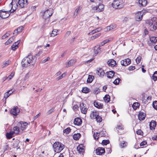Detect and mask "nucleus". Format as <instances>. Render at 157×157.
I'll use <instances>...</instances> for the list:
<instances>
[{
  "instance_id": "a18cd8bd",
  "label": "nucleus",
  "mask_w": 157,
  "mask_h": 157,
  "mask_svg": "<svg viewBox=\"0 0 157 157\" xmlns=\"http://www.w3.org/2000/svg\"><path fill=\"white\" fill-rule=\"evenodd\" d=\"M66 75V73H63V74H62L61 75H60V76H59L56 78V80L58 81L59 80L61 79H62L63 77H65Z\"/></svg>"
},
{
  "instance_id": "aec40b11",
  "label": "nucleus",
  "mask_w": 157,
  "mask_h": 157,
  "mask_svg": "<svg viewBox=\"0 0 157 157\" xmlns=\"http://www.w3.org/2000/svg\"><path fill=\"white\" fill-rule=\"evenodd\" d=\"M107 77L109 78H112L115 74V72L113 71H110L106 72Z\"/></svg>"
},
{
  "instance_id": "cd10ccee",
  "label": "nucleus",
  "mask_w": 157,
  "mask_h": 157,
  "mask_svg": "<svg viewBox=\"0 0 157 157\" xmlns=\"http://www.w3.org/2000/svg\"><path fill=\"white\" fill-rule=\"evenodd\" d=\"M14 133L13 132H10L9 133H7L6 134V136L8 139H11Z\"/></svg>"
},
{
  "instance_id": "6e6552de",
  "label": "nucleus",
  "mask_w": 157,
  "mask_h": 157,
  "mask_svg": "<svg viewBox=\"0 0 157 157\" xmlns=\"http://www.w3.org/2000/svg\"><path fill=\"white\" fill-rule=\"evenodd\" d=\"M13 132L14 134H15L16 135H20L22 133V132L21 131L19 127L18 126H15L13 128Z\"/></svg>"
},
{
  "instance_id": "603ef678",
  "label": "nucleus",
  "mask_w": 157,
  "mask_h": 157,
  "mask_svg": "<svg viewBox=\"0 0 157 157\" xmlns=\"http://www.w3.org/2000/svg\"><path fill=\"white\" fill-rule=\"evenodd\" d=\"M98 6H93L92 7V10L94 12H98Z\"/></svg>"
},
{
  "instance_id": "58836bf2",
  "label": "nucleus",
  "mask_w": 157,
  "mask_h": 157,
  "mask_svg": "<svg viewBox=\"0 0 157 157\" xmlns=\"http://www.w3.org/2000/svg\"><path fill=\"white\" fill-rule=\"evenodd\" d=\"M98 75L101 76H103L105 74V72L102 69H100L98 71Z\"/></svg>"
},
{
  "instance_id": "0e129e2a",
  "label": "nucleus",
  "mask_w": 157,
  "mask_h": 157,
  "mask_svg": "<svg viewBox=\"0 0 157 157\" xmlns=\"http://www.w3.org/2000/svg\"><path fill=\"white\" fill-rule=\"evenodd\" d=\"M23 28L22 26H21L18 28L17 29H16L17 30V31L18 32V33H20L23 30Z\"/></svg>"
},
{
  "instance_id": "8fccbe9b",
  "label": "nucleus",
  "mask_w": 157,
  "mask_h": 157,
  "mask_svg": "<svg viewBox=\"0 0 157 157\" xmlns=\"http://www.w3.org/2000/svg\"><path fill=\"white\" fill-rule=\"evenodd\" d=\"M115 28V25H111L109 26H108L106 28V29L107 31H110L111 30L113 29L114 28Z\"/></svg>"
},
{
  "instance_id": "f8f14e48",
  "label": "nucleus",
  "mask_w": 157,
  "mask_h": 157,
  "mask_svg": "<svg viewBox=\"0 0 157 157\" xmlns=\"http://www.w3.org/2000/svg\"><path fill=\"white\" fill-rule=\"evenodd\" d=\"M19 111V110L18 109V107L17 106L14 107L11 110L10 113L13 115L16 116L17 115Z\"/></svg>"
},
{
  "instance_id": "4c0bfd02",
  "label": "nucleus",
  "mask_w": 157,
  "mask_h": 157,
  "mask_svg": "<svg viewBox=\"0 0 157 157\" xmlns=\"http://www.w3.org/2000/svg\"><path fill=\"white\" fill-rule=\"evenodd\" d=\"M13 5L17 6V1L15 0H12V2L10 5V6L11 7V9L13 8Z\"/></svg>"
},
{
  "instance_id": "49530a36",
  "label": "nucleus",
  "mask_w": 157,
  "mask_h": 157,
  "mask_svg": "<svg viewBox=\"0 0 157 157\" xmlns=\"http://www.w3.org/2000/svg\"><path fill=\"white\" fill-rule=\"evenodd\" d=\"M150 40L153 43H155L157 41V37L152 36L150 38Z\"/></svg>"
},
{
  "instance_id": "79ce46f5",
  "label": "nucleus",
  "mask_w": 157,
  "mask_h": 157,
  "mask_svg": "<svg viewBox=\"0 0 157 157\" xmlns=\"http://www.w3.org/2000/svg\"><path fill=\"white\" fill-rule=\"evenodd\" d=\"M89 89L87 87H84L82 88V92L85 93H87L89 92Z\"/></svg>"
},
{
  "instance_id": "5701e85b",
  "label": "nucleus",
  "mask_w": 157,
  "mask_h": 157,
  "mask_svg": "<svg viewBox=\"0 0 157 157\" xmlns=\"http://www.w3.org/2000/svg\"><path fill=\"white\" fill-rule=\"evenodd\" d=\"M139 3L143 6H145L147 3V0H139Z\"/></svg>"
},
{
  "instance_id": "c9c22d12",
  "label": "nucleus",
  "mask_w": 157,
  "mask_h": 157,
  "mask_svg": "<svg viewBox=\"0 0 157 157\" xmlns=\"http://www.w3.org/2000/svg\"><path fill=\"white\" fill-rule=\"evenodd\" d=\"M101 35L100 33H98V34H96L95 35L92 36L90 39V40H93L96 38H97L99 36H100Z\"/></svg>"
},
{
  "instance_id": "7c9ffc66",
  "label": "nucleus",
  "mask_w": 157,
  "mask_h": 157,
  "mask_svg": "<svg viewBox=\"0 0 157 157\" xmlns=\"http://www.w3.org/2000/svg\"><path fill=\"white\" fill-rule=\"evenodd\" d=\"M14 36H13L11 37L5 43L6 45H8L12 43L14 40Z\"/></svg>"
},
{
  "instance_id": "1a4fd4ad",
  "label": "nucleus",
  "mask_w": 157,
  "mask_h": 157,
  "mask_svg": "<svg viewBox=\"0 0 157 157\" xmlns=\"http://www.w3.org/2000/svg\"><path fill=\"white\" fill-rule=\"evenodd\" d=\"M121 64L123 66H127L131 63V60L128 58L122 60L121 61Z\"/></svg>"
},
{
  "instance_id": "dca6fc26",
  "label": "nucleus",
  "mask_w": 157,
  "mask_h": 157,
  "mask_svg": "<svg viewBox=\"0 0 157 157\" xmlns=\"http://www.w3.org/2000/svg\"><path fill=\"white\" fill-rule=\"evenodd\" d=\"M107 63L109 66L113 67L116 64V61L113 59H110L107 62Z\"/></svg>"
},
{
  "instance_id": "72a5a7b5",
  "label": "nucleus",
  "mask_w": 157,
  "mask_h": 157,
  "mask_svg": "<svg viewBox=\"0 0 157 157\" xmlns=\"http://www.w3.org/2000/svg\"><path fill=\"white\" fill-rule=\"evenodd\" d=\"M82 8L81 6H79L78 8H77L74 13V15L75 16H77L78 13H79V11Z\"/></svg>"
},
{
  "instance_id": "a19ab883",
  "label": "nucleus",
  "mask_w": 157,
  "mask_h": 157,
  "mask_svg": "<svg viewBox=\"0 0 157 157\" xmlns=\"http://www.w3.org/2000/svg\"><path fill=\"white\" fill-rule=\"evenodd\" d=\"M10 61L9 60L5 62H4L2 66V68H4L8 65L10 64Z\"/></svg>"
},
{
  "instance_id": "473e14b6",
  "label": "nucleus",
  "mask_w": 157,
  "mask_h": 157,
  "mask_svg": "<svg viewBox=\"0 0 157 157\" xmlns=\"http://www.w3.org/2000/svg\"><path fill=\"white\" fill-rule=\"evenodd\" d=\"M25 0H19L18 3L22 8L24 7Z\"/></svg>"
},
{
  "instance_id": "0eeeda50",
  "label": "nucleus",
  "mask_w": 157,
  "mask_h": 157,
  "mask_svg": "<svg viewBox=\"0 0 157 157\" xmlns=\"http://www.w3.org/2000/svg\"><path fill=\"white\" fill-rule=\"evenodd\" d=\"M112 6L115 9L121 8L122 5L120 2V0H115L112 3Z\"/></svg>"
},
{
  "instance_id": "f257e3e1",
  "label": "nucleus",
  "mask_w": 157,
  "mask_h": 157,
  "mask_svg": "<svg viewBox=\"0 0 157 157\" xmlns=\"http://www.w3.org/2000/svg\"><path fill=\"white\" fill-rule=\"evenodd\" d=\"M36 60V58L35 56L29 55L22 59L21 63L22 65L25 67H27L31 65H33L35 64Z\"/></svg>"
},
{
  "instance_id": "052dcab7",
  "label": "nucleus",
  "mask_w": 157,
  "mask_h": 157,
  "mask_svg": "<svg viewBox=\"0 0 157 157\" xmlns=\"http://www.w3.org/2000/svg\"><path fill=\"white\" fill-rule=\"evenodd\" d=\"M141 59V57L140 56H139L136 59V61L137 64L139 63L140 62Z\"/></svg>"
},
{
  "instance_id": "ddd939ff",
  "label": "nucleus",
  "mask_w": 157,
  "mask_h": 157,
  "mask_svg": "<svg viewBox=\"0 0 157 157\" xmlns=\"http://www.w3.org/2000/svg\"><path fill=\"white\" fill-rule=\"evenodd\" d=\"M94 52L95 56L97 54L101 52V48H100V46L97 45L94 48Z\"/></svg>"
},
{
  "instance_id": "09e8293b",
  "label": "nucleus",
  "mask_w": 157,
  "mask_h": 157,
  "mask_svg": "<svg viewBox=\"0 0 157 157\" xmlns=\"http://www.w3.org/2000/svg\"><path fill=\"white\" fill-rule=\"evenodd\" d=\"M81 112L83 114H85L86 113L87 109L86 106L83 108V109H80Z\"/></svg>"
},
{
  "instance_id": "c756f323",
  "label": "nucleus",
  "mask_w": 157,
  "mask_h": 157,
  "mask_svg": "<svg viewBox=\"0 0 157 157\" xmlns=\"http://www.w3.org/2000/svg\"><path fill=\"white\" fill-rule=\"evenodd\" d=\"M80 137V133L75 134L73 136V138L75 140H78Z\"/></svg>"
},
{
  "instance_id": "c85d7f7f",
  "label": "nucleus",
  "mask_w": 157,
  "mask_h": 157,
  "mask_svg": "<svg viewBox=\"0 0 157 157\" xmlns=\"http://www.w3.org/2000/svg\"><path fill=\"white\" fill-rule=\"evenodd\" d=\"M104 100L106 103L109 102L110 100V97L109 95L108 94L105 95L104 98Z\"/></svg>"
},
{
  "instance_id": "13d9d810",
  "label": "nucleus",
  "mask_w": 157,
  "mask_h": 157,
  "mask_svg": "<svg viewBox=\"0 0 157 157\" xmlns=\"http://www.w3.org/2000/svg\"><path fill=\"white\" fill-rule=\"evenodd\" d=\"M109 143V141L108 140H102V143L104 145H106Z\"/></svg>"
},
{
  "instance_id": "a211bd4d",
  "label": "nucleus",
  "mask_w": 157,
  "mask_h": 157,
  "mask_svg": "<svg viewBox=\"0 0 157 157\" xmlns=\"http://www.w3.org/2000/svg\"><path fill=\"white\" fill-rule=\"evenodd\" d=\"M20 42V41L18 40L14 43L11 46L12 50L13 51H15L18 48V45Z\"/></svg>"
},
{
  "instance_id": "7ed1b4c3",
  "label": "nucleus",
  "mask_w": 157,
  "mask_h": 157,
  "mask_svg": "<svg viewBox=\"0 0 157 157\" xmlns=\"http://www.w3.org/2000/svg\"><path fill=\"white\" fill-rule=\"evenodd\" d=\"M53 147L55 152L59 153L64 148V145L59 142H55L53 145Z\"/></svg>"
},
{
  "instance_id": "9b49d317",
  "label": "nucleus",
  "mask_w": 157,
  "mask_h": 157,
  "mask_svg": "<svg viewBox=\"0 0 157 157\" xmlns=\"http://www.w3.org/2000/svg\"><path fill=\"white\" fill-rule=\"evenodd\" d=\"M143 12H139L136 14V20L137 21H140L141 20L142 18Z\"/></svg>"
},
{
  "instance_id": "6e6d98bb",
  "label": "nucleus",
  "mask_w": 157,
  "mask_h": 157,
  "mask_svg": "<svg viewBox=\"0 0 157 157\" xmlns=\"http://www.w3.org/2000/svg\"><path fill=\"white\" fill-rule=\"evenodd\" d=\"M153 107L155 109L157 110V101H155L153 103Z\"/></svg>"
},
{
  "instance_id": "a878e982",
  "label": "nucleus",
  "mask_w": 157,
  "mask_h": 157,
  "mask_svg": "<svg viewBox=\"0 0 157 157\" xmlns=\"http://www.w3.org/2000/svg\"><path fill=\"white\" fill-rule=\"evenodd\" d=\"M94 79V76L89 75L88 76L87 82L91 83L93 81Z\"/></svg>"
},
{
  "instance_id": "680f3d73",
  "label": "nucleus",
  "mask_w": 157,
  "mask_h": 157,
  "mask_svg": "<svg viewBox=\"0 0 157 157\" xmlns=\"http://www.w3.org/2000/svg\"><path fill=\"white\" fill-rule=\"evenodd\" d=\"M86 105L85 104H84L83 103H81L80 104V109H83V108L84 107L86 106Z\"/></svg>"
},
{
  "instance_id": "b1692460",
  "label": "nucleus",
  "mask_w": 157,
  "mask_h": 157,
  "mask_svg": "<svg viewBox=\"0 0 157 157\" xmlns=\"http://www.w3.org/2000/svg\"><path fill=\"white\" fill-rule=\"evenodd\" d=\"M156 125V122L154 121H152L149 124L150 128V129H154Z\"/></svg>"
},
{
  "instance_id": "5fc2aeb1",
  "label": "nucleus",
  "mask_w": 157,
  "mask_h": 157,
  "mask_svg": "<svg viewBox=\"0 0 157 157\" xmlns=\"http://www.w3.org/2000/svg\"><path fill=\"white\" fill-rule=\"evenodd\" d=\"M139 104L138 103H135L133 104L132 107L134 109H136L137 108L139 107Z\"/></svg>"
},
{
  "instance_id": "ea45409f",
  "label": "nucleus",
  "mask_w": 157,
  "mask_h": 157,
  "mask_svg": "<svg viewBox=\"0 0 157 157\" xmlns=\"http://www.w3.org/2000/svg\"><path fill=\"white\" fill-rule=\"evenodd\" d=\"M98 122H101L102 121V118L101 116L99 115V114L97 116L95 119Z\"/></svg>"
},
{
  "instance_id": "de8ad7c7",
  "label": "nucleus",
  "mask_w": 157,
  "mask_h": 157,
  "mask_svg": "<svg viewBox=\"0 0 157 157\" xmlns=\"http://www.w3.org/2000/svg\"><path fill=\"white\" fill-rule=\"evenodd\" d=\"M71 131L70 128L68 127L63 131V132L65 133L66 134H68Z\"/></svg>"
},
{
  "instance_id": "c03bdc74",
  "label": "nucleus",
  "mask_w": 157,
  "mask_h": 157,
  "mask_svg": "<svg viewBox=\"0 0 157 157\" xmlns=\"http://www.w3.org/2000/svg\"><path fill=\"white\" fill-rule=\"evenodd\" d=\"M157 78V71H155L153 74L152 76V79L154 81H156Z\"/></svg>"
},
{
  "instance_id": "4d7b16f0",
  "label": "nucleus",
  "mask_w": 157,
  "mask_h": 157,
  "mask_svg": "<svg viewBox=\"0 0 157 157\" xmlns=\"http://www.w3.org/2000/svg\"><path fill=\"white\" fill-rule=\"evenodd\" d=\"M54 108H52L47 112V114L48 115L54 112Z\"/></svg>"
},
{
  "instance_id": "6ab92c4d",
  "label": "nucleus",
  "mask_w": 157,
  "mask_h": 157,
  "mask_svg": "<svg viewBox=\"0 0 157 157\" xmlns=\"http://www.w3.org/2000/svg\"><path fill=\"white\" fill-rule=\"evenodd\" d=\"M82 120L79 118H76L74 120V123L75 124L77 125H79L82 124Z\"/></svg>"
},
{
  "instance_id": "2f4dec72",
  "label": "nucleus",
  "mask_w": 157,
  "mask_h": 157,
  "mask_svg": "<svg viewBox=\"0 0 157 157\" xmlns=\"http://www.w3.org/2000/svg\"><path fill=\"white\" fill-rule=\"evenodd\" d=\"M11 91V90H9L4 94V98H5L6 100L11 94V93H10Z\"/></svg>"
},
{
  "instance_id": "39448f33",
  "label": "nucleus",
  "mask_w": 157,
  "mask_h": 157,
  "mask_svg": "<svg viewBox=\"0 0 157 157\" xmlns=\"http://www.w3.org/2000/svg\"><path fill=\"white\" fill-rule=\"evenodd\" d=\"M53 13V10L51 8H50L45 10L43 16V18L46 19L50 17Z\"/></svg>"
},
{
  "instance_id": "9d476101",
  "label": "nucleus",
  "mask_w": 157,
  "mask_h": 157,
  "mask_svg": "<svg viewBox=\"0 0 157 157\" xmlns=\"http://www.w3.org/2000/svg\"><path fill=\"white\" fill-rule=\"evenodd\" d=\"M95 152L97 155H102L105 152V150L104 148L99 147L95 150Z\"/></svg>"
},
{
  "instance_id": "f3484780",
  "label": "nucleus",
  "mask_w": 157,
  "mask_h": 157,
  "mask_svg": "<svg viewBox=\"0 0 157 157\" xmlns=\"http://www.w3.org/2000/svg\"><path fill=\"white\" fill-rule=\"evenodd\" d=\"M146 117V114L143 112H140L138 115V118L140 121L143 120Z\"/></svg>"
},
{
  "instance_id": "338daca9",
  "label": "nucleus",
  "mask_w": 157,
  "mask_h": 157,
  "mask_svg": "<svg viewBox=\"0 0 157 157\" xmlns=\"http://www.w3.org/2000/svg\"><path fill=\"white\" fill-rule=\"evenodd\" d=\"M147 144V142L146 141H143L140 143V146H143L146 144Z\"/></svg>"
},
{
  "instance_id": "864d4df0",
  "label": "nucleus",
  "mask_w": 157,
  "mask_h": 157,
  "mask_svg": "<svg viewBox=\"0 0 157 157\" xmlns=\"http://www.w3.org/2000/svg\"><path fill=\"white\" fill-rule=\"evenodd\" d=\"M100 136L99 133L97 132L96 133H94V137L95 140H98L99 138V136Z\"/></svg>"
},
{
  "instance_id": "e2e57ef3",
  "label": "nucleus",
  "mask_w": 157,
  "mask_h": 157,
  "mask_svg": "<svg viewBox=\"0 0 157 157\" xmlns=\"http://www.w3.org/2000/svg\"><path fill=\"white\" fill-rule=\"evenodd\" d=\"M135 69V66H130L129 67L128 70L129 71H132Z\"/></svg>"
},
{
  "instance_id": "4468645a",
  "label": "nucleus",
  "mask_w": 157,
  "mask_h": 157,
  "mask_svg": "<svg viewBox=\"0 0 157 157\" xmlns=\"http://www.w3.org/2000/svg\"><path fill=\"white\" fill-rule=\"evenodd\" d=\"M77 149L78 151L80 154H82L85 151L82 145H80L78 146L77 147Z\"/></svg>"
},
{
  "instance_id": "20e7f679",
  "label": "nucleus",
  "mask_w": 157,
  "mask_h": 157,
  "mask_svg": "<svg viewBox=\"0 0 157 157\" xmlns=\"http://www.w3.org/2000/svg\"><path fill=\"white\" fill-rule=\"evenodd\" d=\"M28 123L26 122L20 121L17 123V125L19 127L22 133L25 130L27 127Z\"/></svg>"
},
{
  "instance_id": "f03ea898",
  "label": "nucleus",
  "mask_w": 157,
  "mask_h": 157,
  "mask_svg": "<svg viewBox=\"0 0 157 157\" xmlns=\"http://www.w3.org/2000/svg\"><path fill=\"white\" fill-rule=\"evenodd\" d=\"M146 26L151 30L154 31L157 29V21L156 18L153 17L151 19L147 20L146 21Z\"/></svg>"
},
{
  "instance_id": "69168bd1",
  "label": "nucleus",
  "mask_w": 157,
  "mask_h": 157,
  "mask_svg": "<svg viewBox=\"0 0 157 157\" xmlns=\"http://www.w3.org/2000/svg\"><path fill=\"white\" fill-rule=\"evenodd\" d=\"M105 134L106 133L105 132H101L99 133V134L100 136H104L105 135H106Z\"/></svg>"
},
{
  "instance_id": "f704fd0d",
  "label": "nucleus",
  "mask_w": 157,
  "mask_h": 157,
  "mask_svg": "<svg viewBox=\"0 0 157 157\" xmlns=\"http://www.w3.org/2000/svg\"><path fill=\"white\" fill-rule=\"evenodd\" d=\"M111 39H112L111 38H109L108 39H106L105 40L101 43V46H103L107 43L109 42L111 40Z\"/></svg>"
},
{
  "instance_id": "774afa93",
  "label": "nucleus",
  "mask_w": 157,
  "mask_h": 157,
  "mask_svg": "<svg viewBox=\"0 0 157 157\" xmlns=\"http://www.w3.org/2000/svg\"><path fill=\"white\" fill-rule=\"evenodd\" d=\"M136 133L138 135H141L143 132L141 129H139L136 131Z\"/></svg>"
},
{
  "instance_id": "3c124183",
  "label": "nucleus",
  "mask_w": 157,
  "mask_h": 157,
  "mask_svg": "<svg viewBox=\"0 0 157 157\" xmlns=\"http://www.w3.org/2000/svg\"><path fill=\"white\" fill-rule=\"evenodd\" d=\"M120 80L121 79L120 78H117L113 82V83L115 85H118L119 83Z\"/></svg>"
},
{
  "instance_id": "bf43d9fd",
  "label": "nucleus",
  "mask_w": 157,
  "mask_h": 157,
  "mask_svg": "<svg viewBox=\"0 0 157 157\" xmlns=\"http://www.w3.org/2000/svg\"><path fill=\"white\" fill-rule=\"evenodd\" d=\"M14 75V72H12L11 74L9 75L8 77V78H9V80H10L13 77Z\"/></svg>"
},
{
  "instance_id": "bb28decb",
  "label": "nucleus",
  "mask_w": 157,
  "mask_h": 157,
  "mask_svg": "<svg viewBox=\"0 0 157 157\" xmlns=\"http://www.w3.org/2000/svg\"><path fill=\"white\" fill-rule=\"evenodd\" d=\"M104 6L102 4H99L98 6V12H101L103 11L104 9Z\"/></svg>"
},
{
  "instance_id": "423d86ee",
  "label": "nucleus",
  "mask_w": 157,
  "mask_h": 157,
  "mask_svg": "<svg viewBox=\"0 0 157 157\" xmlns=\"http://www.w3.org/2000/svg\"><path fill=\"white\" fill-rule=\"evenodd\" d=\"M10 15V12L8 11L3 9L0 10V17L3 19L7 18Z\"/></svg>"
},
{
  "instance_id": "2eb2a0df",
  "label": "nucleus",
  "mask_w": 157,
  "mask_h": 157,
  "mask_svg": "<svg viewBox=\"0 0 157 157\" xmlns=\"http://www.w3.org/2000/svg\"><path fill=\"white\" fill-rule=\"evenodd\" d=\"M98 112L96 111H92L90 114V117L91 119H95L99 114Z\"/></svg>"
},
{
  "instance_id": "37998d69",
  "label": "nucleus",
  "mask_w": 157,
  "mask_h": 157,
  "mask_svg": "<svg viewBox=\"0 0 157 157\" xmlns=\"http://www.w3.org/2000/svg\"><path fill=\"white\" fill-rule=\"evenodd\" d=\"M122 129L123 126H122V125H119V126H118L117 128V130L118 132L120 134H122V133L120 132L119 131H121L122 130Z\"/></svg>"
},
{
  "instance_id": "393cba45",
  "label": "nucleus",
  "mask_w": 157,
  "mask_h": 157,
  "mask_svg": "<svg viewBox=\"0 0 157 157\" xmlns=\"http://www.w3.org/2000/svg\"><path fill=\"white\" fill-rule=\"evenodd\" d=\"M58 31V30L56 29H53L51 34V36L52 37H54L57 35L58 34L57 33Z\"/></svg>"
},
{
  "instance_id": "4be33fe9",
  "label": "nucleus",
  "mask_w": 157,
  "mask_h": 157,
  "mask_svg": "<svg viewBox=\"0 0 157 157\" xmlns=\"http://www.w3.org/2000/svg\"><path fill=\"white\" fill-rule=\"evenodd\" d=\"M94 105L95 107L98 109H101L103 107V105L102 104L96 102H94Z\"/></svg>"
},
{
  "instance_id": "e433bc0d",
  "label": "nucleus",
  "mask_w": 157,
  "mask_h": 157,
  "mask_svg": "<svg viewBox=\"0 0 157 157\" xmlns=\"http://www.w3.org/2000/svg\"><path fill=\"white\" fill-rule=\"evenodd\" d=\"M127 144V143H126L124 141H122L120 144V146L121 148H123L126 146Z\"/></svg>"
},
{
  "instance_id": "412c9836",
  "label": "nucleus",
  "mask_w": 157,
  "mask_h": 157,
  "mask_svg": "<svg viewBox=\"0 0 157 157\" xmlns=\"http://www.w3.org/2000/svg\"><path fill=\"white\" fill-rule=\"evenodd\" d=\"M76 62V61L74 59H71L69 60L66 64V67H68L71 65H73Z\"/></svg>"
}]
</instances>
